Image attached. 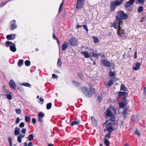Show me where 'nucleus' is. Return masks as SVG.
I'll return each mask as SVG.
<instances>
[{"label": "nucleus", "mask_w": 146, "mask_h": 146, "mask_svg": "<svg viewBox=\"0 0 146 146\" xmlns=\"http://www.w3.org/2000/svg\"><path fill=\"white\" fill-rule=\"evenodd\" d=\"M113 80L112 79L110 80L107 83L108 86L109 87L113 85Z\"/></svg>", "instance_id": "cd10ccee"}, {"label": "nucleus", "mask_w": 146, "mask_h": 146, "mask_svg": "<svg viewBox=\"0 0 146 146\" xmlns=\"http://www.w3.org/2000/svg\"><path fill=\"white\" fill-rule=\"evenodd\" d=\"M137 1L141 4H143L145 1V0H137Z\"/></svg>", "instance_id": "864d4df0"}, {"label": "nucleus", "mask_w": 146, "mask_h": 146, "mask_svg": "<svg viewBox=\"0 0 146 146\" xmlns=\"http://www.w3.org/2000/svg\"><path fill=\"white\" fill-rule=\"evenodd\" d=\"M20 120V119L19 117H17L16 119V121L15 122L17 124L19 122Z\"/></svg>", "instance_id": "4d7b16f0"}, {"label": "nucleus", "mask_w": 146, "mask_h": 146, "mask_svg": "<svg viewBox=\"0 0 146 146\" xmlns=\"http://www.w3.org/2000/svg\"><path fill=\"white\" fill-rule=\"evenodd\" d=\"M109 75L113 77L115 73L111 71L109 72Z\"/></svg>", "instance_id": "8fccbe9b"}, {"label": "nucleus", "mask_w": 146, "mask_h": 146, "mask_svg": "<svg viewBox=\"0 0 146 146\" xmlns=\"http://www.w3.org/2000/svg\"><path fill=\"white\" fill-rule=\"evenodd\" d=\"M111 133H108V134H106L105 136L104 139H109L110 138Z\"/></svg>", "instance_id": "72a5a7b5"}, {"label": "nucleus", "mask_w": 146, "mask_h": 146, "mask_svg": "<svg viewBox=\"0 0 146 146\" xmlns=\"http://www.w3.org/2000/svg\"><path fill=\"white\" fill-rule=\"evenodd\" d=\"M31 117L30 116H26L25 117V120L26 122H29L31 120Z\"/></svg>", "instance_id": "2f4dec72"}, {"label": "nucleus", "mask_w": 146, "mask_h": 146, "mask_svg": "<svg viewBox=\"0 0 146 146\" xmlns=\"http://www.w3.org/2000/svg\"><path fill=\"white\" fill-rule=\"evenodd\" d=\"M33 146V144L31 142H29L28 145V146Z\"/></svg>", "instance_id": "774afa93"}, {"label": "nucleus", "mask_w": 146, "mask_h": 146, "mask_svg": "<svg viewBox=\"0 0 146 146\" xmlns=\"http://www.w3.org/2000/svg\"><path fill=\"white\" fill-rule=\"evenodd\" d=\"M123 0H115L114 2L117 6L121 5L123 3Z\"/></svg>", "instance_id": "4be33fe9"}, {"label": "nucleus", "mask_w": 146, "mask_h": 146, "mask_svg": "<svg viewBox=\"0 0 146 146\" xmlns=\"http://www.w3.org/2000/svg\"><path fill=\"white\" fill-rule=\"evenodd\" d=\"M118 95L119 96L124 97L123 98L125 99L127 96V94L126 92H119Z\"/></svg>", "instance_id": "ddd939ff"}, {"label": "nucleus", "mask_w": 146, "mask_h": 146, "mask_svg": "<svg viewBox=\"0 0 146 146\" xmlns=\"http://www.w3.org/2000/svg\"><path fill=\"white\" fill-rule=\"evenodd\" d=\"M120 90H122L124 91H126L127 90V88L125 87V86L123 84H122L121 85V86Z\"/></svg>", "instance_id": "c85d7f7f"}, {"label": "nucleus", "mask_w": 146, "mask_h": 146, "mask_svg": "<svg viewBox=\"0 0 146 146\" xmlns=\"http://www.w3.org/2000/svg\"><path fill=\"white\" fill-rule=\"evenodd\" d=\"M15 111L16 113L17 114H19L21 113V111L20 109H15Z\"/></svg>", "instance_id": "ea45409f"}, {"label": "nucleus", "mask_w": 146, "mask_h": 146, "mask_svg": "<svg viewBox=\"0 0 146 146\" xmlns=\"http://www.w3.org/2000/svg\"><path fill=\"white\" fill-rule=\"evenodd\" d=\"M10 29L12 30L17 28V25L15 23V20H14L10 23L9 25Z\"/></svg>", "instance_id": "9d476101"}, {"label": "nucleus", "mask_w": 146, "mask_h": 146, "mask_svg": "<svg viewBox=\"0 0 146 146\" xmlns=\"http://www.w3.org/2000/svg\"><path fill=\"white\" fill-rule=\"evenodd\" d=\"M143 7L142 6H140L139 7L138 9V12L139 13H141L143 11Z\"/></svg>", "instance_id": "c9c22d12"}, {"label": "nucleus", "mask_w": 146, "mask_h": 146, "mask_svg": "<svg viewBox=\"0 0 146 146\" xmlns=\"http://www.w3.org/2000/svg\"><path fill=\"white\" fill-rule=\"evenodd\" d=\"M25 124L23 122H21L19 125V127H24Z\"/></svg>", "instance_id": "09e8293b"}, {"label": "nucleus", "mask_w": 146, "mask_h": 146, "mask_svg": "<svg viewBox=\"0 0 146 146\" xmlns=\"http://www.w3.org/2000/svg\"><path fill=\"white\" fill-rule=\"evenodd\" d=\"M119 105L120 107L122 108L124 107L125 106L124 104L123 103H120Z\"/></svg>", "instance_id": "bf43d9fd"}, {"label": "nucleus", "mask_w": 146, "mask_h": 146, "mask_svg": "<svg viewBox=\"0 0 146 146\" xmlns=\"http://www.w3.org/2000/svg\"><path fill=\"white\" fill-rule=\"evenodd\" d=\"M63 6V5H60L59 9V12H60L62 11V9Z\"/></svg>", "instance_id": "5fc2aeb1"}, {"label": "nucleus", "mask_w": 146, "mask_h": 146, "mask_svg": "<svg viewBox=\"0 0 146 146\" xmlns=\"http://www.w3.org/2000/svg\"><path fill=\"white\" fill-rule=\"evenodd\" d=\"M80 123V121L78 120L77 121H73L71 124V125L72 126H74V125H79Z\"/></svg>", "instance_id": "b1692460"}, {"label": "nucleus", "mask_w": 146, "mask_h": 146, "mask_svg": "<svg viewBox=\"0 0 146 146\" xmlns=\"http://www.w3.org/2000/svg\"><path fill=\"white\" fill-rule=\"evenodd\" d=\"M31 64L29 60H27L25 62V64L27 66H29Z\"/></svg>", "instance_id": "e433bc0d"}, {"label": "nucleus", "mask_w": 146, "mask_h": 146, "mask_svg": "<svg viewBox=\"0 0 146 146\" xmlns=\"http://www.w3.org/2000/svg\"><path fill=\"white\" fill-rule=\"evenodd\" d=\"M13 44L11 42L9 41L6 42L5 43L6 46L7 47H9V46H10L11 45H13Z\"/></svg>", "instance_id": "473e14b6"}, {"label": "nucleus", "mask_w": 146, "mask_h": 146, "mask_svg": "<svg viewBox=\"0 0 146 146\" xmlns=\"http://www.w3.org/2000/svg\"><path fill=\"white\" fill-rule=\"evenodd\" d=\"M78 40L75 38H72L68 40V43L71 46H74L77 45Z\"/></svg>", "instance_id": "423d86ee"}, {"label": "nucleus", "mask_w": 146, "mask_h": 146, "mask_svg": "<svg viewBox=\"0 0 146 146\" xmlns=\"http://www.w3.org/2000/svg\"><path fill=\"white\" fill-rule=\"evenodd\" d=\"M101 63L104 66L108 67H110L111 65V64L110 62L108 61L105 59H103L101 60Z\"/></svg>", "instance_id": "6e6552de"}, {"label": "nucleus", "mask_w": 146, "mask_h": 146, "mask_svg": "<svg viewBox=\"0 0 146 146\" xmlns=\"http://www.w3.org/2000/svg\"><path fill=\"white\" fill-rule=\"evenodd\" d=\"M26 131V128L23 129L21 131V132L23 134H25Z\"/></svg>", "instance_id": "6e6d98bb"}, {"label": "nucleus", "mask_w": 146, "mask_h": 146, "mask_svg": "<svg viewBox=\"0 0 146 146\" xmlns=\"http://www.w3.org/2000/svg\"><path fill=\"white\" fill-rule=\"evenodd\" d=\"M116 4L114 2H112L110 4L111 10V11H113L115 10L116 8V6H117Z\"/></svg>", "instance_id": "4468645a"}, {"label": "nucleus", "mask_w": 146, "mask_h": 146, "mask_svg": "<svg viewBox=\"0 0 146 146\" xmlns=\"http://www.w3.org/2000/svg\"><path fill=\"white\" fill-rule=\"evenodd\" d=\"M23 64V60H20L18 62V65L19 66H21Z\"/></svg>", "instance_id": "c756f323"}, {"label": "nucleus", "mask_w": 146, "mask_h": 146, "mask_svg": "<svg viewBox=\"0 0 146 146\" xmlns=\"http://www.w3.org/2000/svg\"><path fill=\"white\" fill-rule=\"evenodd\" d=\"M135 1V0H129L127 2L129 4L131 5Z\"/></svg>", "instance_id": "37998d69"}, {"label": "nucleus", "mask_w": 146, "mask_h": 146, "mask_svg": "<svg viewBox=\"0 0 146 146\" xmlns=\"http://www.w3.org/2000/svg\"><path fill=\"white\" fill-rule=\"evenodd\" d=\"M128 16L127 14L124 13V12L120 11L117 14L116 17L117 20L121 21L123 19H127Z\"/></svg>", "instance_id": "7ed1b4c3"}, {"label": "nucleus", "mask_w": 146, "mask_h": 146, "mask_svg": "<svg viewBox=\"0 0 146 146\" xmlns=\"http://www.w3.org/2000/svg\"><path fill=\"white\" fill-rule=\"evenodd\" d=\"M143 93L145 95H146V87H145L144 88Z\"/></svg>", "instance_id": "69168bd1"}, {"label": "nucleus", "mask_w": 146, "mask_h": 146, "mask_svg": "<svg viewBox=\"0 0 146 146\" xmlns=\"http://www.w3.org/2000/svg\"><path fill=\"white\" fill-rule=\"evenodd\" d=\"M53 37L54 39H56L57 43L58 44H59V41L58 38H56V36L55 35V34L54 33H53Z\"/></svg>", "instance_id": "79ce46f5"}, {"label": "nucleus", "mask_w": 146, "mask_h": 146, "mask_svg": "<svg viewBox=\"0 0 146 146\" xmlns=\"http://www.w3.org/2000/svg\"><path fill=\"white\" fill-rule=\"evenodd\" d=\"M123 114L124 115L127 114V110L125 109L124 110V111L123 112Z\"/></svg>", "instance_id": "680f3d73"}, {"label": "nucleus", "mask_w": 146, "mask_h": 146, "mask_svg": "<svg viewBox=\"0 0 146 146\" xmlns=\"http://www.w3.org/2000/svg\"><path fill=\"white\" fill-rule=\"evenodd\" d=\"M20 129L18 127H16L15 128L14 131V134L15 135H17L18 134H19V132Z\"/></svg>", "instance_id": "6ab92c4d"}, {"label": "nucleus", "mask_w": 146, "mask_h": 146, "mask_svg": "<svg viewBox=\"0 0 146 146\" xmlns=\"http://www.w3.org/2000/svg\"><path fill=\"white\" fill-rule=\"evenodd\" d=\"M81 90L86 96L91 97L92 96V92H94L95 89L93 88L88 89L87 87L83 86L81 88Z\"/></svg>", "instance_id": "f03ea898"}, {"label": "nucleus", "mask_w": 146, "mask_h": 146, "mask_svg": "<svg viewBox=\"0 0 146 146\" xmlns=\"http://www.w3.org/2000/svg\"><path fill=\"white\" fill-rule=\"evenodd\" d=\"M10 87L13 90H15L16 86L15 82L13 80H11L9 83Z\"/></svg>", "instance_id": "1a4fd4ad"}, {"label": "nucleus", "mask_w": 146, "mask_h": 146, "mask_svg": "<svg viewBox=\"0 0 146 146\" xmlns=\"http://www.w3.org/2000/svg\"><path fill=\"white\" fill-rule=\"evenodd\" d=\"M62 62L60 59L59 58L58 59V60L57 63V66L58 68H60L62 64Z\"/></svg>", "instance_id": "393cba45"}, {"label": "nucleus", "mask_w": 146, "mask_h": 146, "mask_svg": "<svg viewBox=\"0 0 146 146\" xmlns=\"http://www.w3.org/2000/svg\"><path fill=\"white\" fill-rule=\"evenodd\" d=\"M102 100V98L100 96L98 97V100L99 102H101Z\"/></svg>", "instance_id": "0e129e2a"}, {"label": "nucleus", "mask_w": 146, "mask_h": 146, "mask_svg": "<svg viewBox=\"0 0 146 146\" xmlns=\"http://www.w3.org/2000/svg\"><path fill=\"white\" fill-rule=\"evenodd\" d=\"M10 49L13 52H14L16 51V48L15 44H13V45H11L10 47Z\"/></svg>", "instance_id": "dca6fc26"}, {"label": "nucleus", "mask_w": 146, "mask_h": 146, "mask_svg": "<svg viewBox=\"0 0 146 146\" xmlns=\"http://www.w3.org/2000/svg\"><path fill=\"white\" fill-rule=\"evenodd\" d=\"M138 117V115H133L131 117V120L132 121H138V119L137 118Z\"/></svg>", "instance_id": "5701e85b"}, {"label": "nucleus", "mask_w": 146, "mask_h": 146, "mask_svg": "<svg viewBox=\"0 0 146 146\" xmlns=\"http://www.w3.org/2000/svg\"><path fill=\"white\" fill-rule=\"evenodd\" d=\"M104 142L106 146H108L110 145V143L109 140L106 139H104Z\"/></svg>", "instance_id": "bb28decb"}, {"label": "nucleus", "mask_w": 146, "mask_h": 146, "mask_svg": "<svg viewBox=\"0 0 146 146\" xmlns=\"http://www.w3.org/2000/svg\"><path fill=\"white\" fill-rule=\"evenodd\" d=\"M22 138L20 136H18L17 137V140L19 143H21V142Z\"/></svg>", "instance_id": "a18cd8bd"}, {"label": "nucleus", "mask_w": 146, "mask_h": 146, "mask_svg": "<svg viewBox=\"0 0 146 146\" xmlns=\"http://www.w3.org/2000/svg\"><path fill=\"white\" fill-rule=\"evenodd\" d=\"M82 27H84V29L86 30V31L88 32V29L86 25H82Z\"/></svg>", "instance_id": "de8ad7c7"}, {"label": "nucleus", "mask_w": 146, "mask_h": 146, "mask_svg": "<svg viewBox=\"0 0 146 146\" xmlns=\"http://www.w3.org/2000/svg\"><path fill=\"white\" fill-rule=\"evenodd\" d=\"M131 5L129 4L127 2L124 5L125 7L126 8H128L130 7Z\"/></svg>", "instance_id": "c03bdc74"}, {"label": "nucleus", "mask_w": 146, "mask_h": 146, "mask_svg": "<svg viewBox=\"0 0 146 146\" xmlns=\"http://www.w3.org/2000/svg\"><path fill=\"white\" fill-rule=\"evenodd\" d=\"M135 134L137 136H140V133L139 131L137 129H136L135 132Z\"/></svg>", "instance_id": "58836bf2"}, {"label": "nucleus", "mask_w": 146, "mask_h": 146, "mask_svg": "<svg viewBox=\"0 0 146 146\" xmlns=\"http://www.w3.org/2000/svg\"><path fill=\"white\" fill-rule=\"evenodd\" d=\"M52 106V104L50 103H48L46 105V108L48 110L50 109Z\"/></svg>", "instance_id": "f704fd0d"}, {"label": "nucleus", "mask_w": 146, "mask_h": 146, "mask_svg": "<svg viewBox=\"0 0 146 146\" xmlns=\"http://www.w3.org/2000/svg\"><path fill=\"white\" fill-rule=\"evenodd\" d=\"M73 83L74 85L76 86H80L79 83L73 81Z\"/></svg>", "instance_id": "a19ab883"}, {"label": "nucleus", "mask_w": 146, "mask_h": 146, "mask_svg": "<svg viewBox=\"0 0 146 146\" xmlns=\"http://www.w3.org/2000/svg\"><path fill=\"white\" fill-rule=\"evenodd\" d=\"M84 1H77L76 8L77 9H79L82 8L83 5Z\"/></svg>", "instance_id": "f8f14e48"}, {"label": "nucleus", "mask_w": 146, "mask_h": 146, "mask_svg": "<svg viewBox=\"0 0 146 146\" xmlns=\"http://www.w3.org/2000/svg\"><path fill=\"white\" fill-rule=\"evenodd\" d=\"M93 38L94 40V42L95 43L97 42H98L99 40L97 37L95 36H93Z\"/></svg>", "instance_id": "4c0bfd02"}, {"label": "nucleus", "mask_w": 146, "mask_h": 146, "mask_svg": "<svg viewBox=\"0 0 146 146\" xmlns=\"http://www.w3.org/2000/svg\"><path fill=\"white\" fill-rule=\"evenodd\" d=\"M81 54H83L84 57L86 58L90 57V56L88 53L86 51L82 52H80Z\"/></svg>", "instance_id": "aec40b11"}, {"label": "nucleus", "mask_w": 146, "mask_h": 146, "mask_svg": "<svg viewBox=\"0 0 146 146\" xmlns=\"http://www.w3.org/2000/svg\"><path fill=\"white\" fill-rule=\"evenodd\" d=\"M32 121L33 123L34 124L36 122V120L35 118H33L32 119Z\"/></svg>", "instance_id": "e2e57ef3"}, {"label": "nucleus", "mask_w": 146, "mask_h": 146, "mask_svg": "<svg viewBox=\"0 0 146 146\" xmlns=\"http://www.w3.org/2000/svg\"><path fill=\"white\" fill-rule=\"evenodd\" d=\"M108 122V120H107L106 121L103 123V126L104 127H106L107 128V131H108V133H111L114 130V129L112 126V125L114 124V121H110V122Z\"/></svg>", "instance_id": "20e7f679"}, {"label": "nucleus", "mask_w": 146, "mask_h": 146, "mask_svg": "<svg viewBox=\"0 0 146 146\" xmlns=\"http://www.w3.org/2000/svg\"><path fill=\"white\" fill-rule=\"evenodd\" d=\"M122 27H120L118 29L117 31V33L119 35V36H120L121 37H124V31L121 29Z\"/></svg>", "instance_id": "0eeeda50"}, {"label": "nucleus", "mask_w": 146, "mask_h": 146, "mask_svg": "<svg viewBox=\"0 0 146 146\" xmlns=\"http://www.w3.org/2000/svg\"><path fill=\"white\" fill-rule=\"evenodd\" d=\"M34 138L33 135L32 134H30L28 136V140L29 141L33 140Z\"/></svg>", "instance_id": "7c9ffc66"}, {"label": "nucleus", "mask_w": 146, "mask_h": 146, "mask_svg": "<svg viewBox=\"0 0 146 146\" xmlns=\"http://www.w3.org/2000/svg\"><path fill=\"white\" fill-rule=\"evenodd\" d=\"M7 99L8 100H11L12 99V97L11 95L10 94H8L7 95Z\"/></svg>", "instance_id": "49530a36"}, {"label": "nucleus", "mask_w": 146, "mask_h": 146, "mask_svg": "<svg viewBox=\"0 0 146 146\" xmlns=\"http://www.w3.org/2000/svg\"><path fill=\"white\" fill-rule=\"evenodd\" d=\"M122 23L123 22L121 21L117 20V19H116L115 21L112 24L111 26L115 29H119L120 27H122Z\"/></svg>", "instance_id": "39448f33"}, {"label": "nucleus", "mask_w": 146, "mask_h": 146, "mask_svg": "<svg viewBox=\"0 0 146 146\" xmlns=\"http://www.w3.org/2000/svg\"><path fill=\"white\" fill-rule=\"evenodd\" d=\"M44 113L40 112L38 115V121L41 122L43 121V117L44 116Z\"/></svg>", "instance_id": "9b49d317"}, {"label": "nucleus", "mask_w": 146, "mask_h": 146, "mask_svg": "<svg viewBox=\"0 0 146 146\" xmlns=\"http://www.w3.org/2000/svg\"><path fill=\"white\" fill-rule=\"evenodd\" d=\"M19 136H20L21 138H23L25 137V134L23 135L21 133H20Z\"/></svg>", "instance_id": "052dcab7"}, {"label": "nucleus", "mask_w": 146, "mask_h": 146, "mask_svg": "<svg viewBox=\"0 0 146 146\" xmlns=\"http://www.w3.org/2000/svg\"><path fill=\"white\" fill-rule=\"evenodd\" d=\"M8 141L9 143L12 142L11 138V137H9V138Z\"/></svg>", "instance_id": "338daca9"}, {"label": "nucleus", "mask_w": 146, "mask_h": 146, "mask_svg": "<svg viewBox=\"0 0 146 146\" xmlns=\"http://www.w3.org/2000/svg\"><path fill=\"white\" fill-rule=\"evenodd\" d=\"M98 55H99L98 54H97L95 53H94L92 54V56L93 57H95L96 58H98Z\"/></svg>", "instance_id": "603ef678"}, {"label": "nucleus", "mask_w": 146, "mask_h": 146, "mask_svg": "<svg viewBox=\"0 0 146 146\" xmlns=\"http://www.w3.org/2000/svg\"><path fill=\"white\" fill-rule=\"evenodd\" d=\"M15 34L12 35H9L7 36L6 38L8 40L14 39L15 38Z\"/></svg>", "instance_id": "2eb2a0df"}, {"label": "nucleus", "mask_w": 146, "mask_h": 146, "mask_svg": "<svg viewBox=\"0 0 146 146\" xmlns=\"http://www.w3.org/2000/svg\"><path fill=\"white\" fill-rule=\"evenodd\" d=\"M140 64L139 62L135 64V66H134L133 67V69L135 70H138L140 68Z\"/></svg>", "instance_id": "a211bd4d"}, {"label": "nucleus", "mask_w": 146, "mask_h": 146, "mask_svg": "<svg viewBox=\"0 0 146 146\" xmlns=\"http://www.w3.org/2000/svg\"><path fill=\"white\" fill-rule=\"evenodd\" d=\"M91 119L92 124L94 126H97V123L96 121V120L92 116L91 117Z\"/></svg>", "instance_id": "412c9836"}, {"label": "nucleus", "mask_w": 146, "mask_h": 146, "mask_svg": "<svg viewBox=\"0 0 146 146\" xmlns=\"http://www.w3.org/2000/svg\"><path fill=\"white\" fill-rule=\"evenodd\" d=\"M19 84L20 85H22L27 87H30L31 86V85L29 83L27 82L20 84Z\"/></svg>", "instance_id": "a878e982"}, {"label": "nucleus", "mask_w": 146, "mask_h": 146, "mask_svg": "<svg viewBox=\"0 0 146 146\" xmlns=\"http://www.w3.org/2000/svg\"><path fill=\"white\" fill-rule=\"evenodd\" d=\"M52 77L56 79L58 77L57 75H56L54 74H52Z\"/></svg>", "instance_id": "13d9d810"}, {"label": "nucleus", "mask_w": 146, "mask_h": 146, "mask_svg": "<svg viewBox=\"0 0 146 146\" xmlns=\"http://www.w3.org/2000/svg\"><path fill=\"white\" fill-rule=\"evenodd\" d=\"M68 44L66 41L64 42L62 46V49L63 50H65L68 47Z\"/></svg>", "instance_id": "f3484780"}, {"label": "nucleus", "mask_w": 146, "mask_h": 146, "mask_svg": "<svg viewBox=\"0 0 146 146\" xmlns=\"http://www.w3.org/2000/svg\"><path fill=\"white\" fill-rule=\"evenodd\" d=\"M98 56H100L102 58H104L105 57V56L104 54H102V53H99L98 54Z\"/></svg>", "instance_id": "3c124183"}, {"label": "nucleus", "mask_w": 146, "mask_h": 146, "mask_svg": "<svg viewBox=\"0 0 146 146\" xmlns=\"http://www.w3.org/2000/svg\"><path fill=\"white\" fill-rule=\"evenodd\" d=\"M116 112L115 108L113 107H111L109 109L107 110L106 111L107 119H108L111 121H114L115 117L113 113H115Z\"/></svg>", "instance_id": "f257e3e1"}]
</instances>
